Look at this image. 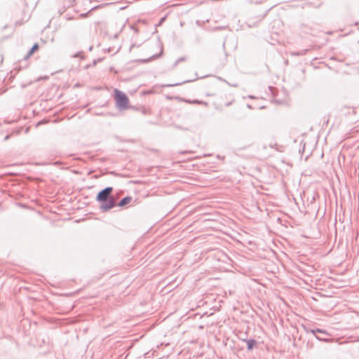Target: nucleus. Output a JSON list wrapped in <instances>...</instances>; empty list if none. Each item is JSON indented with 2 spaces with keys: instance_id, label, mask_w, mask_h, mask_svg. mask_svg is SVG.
Segmentation results:
<instances>
[{
  "instance_id": "nucleus-5",
  "label": "nucleus",
  "mask_w": 359,
  "mask_h": 359,
  "mask_svg": "<svg viewBox=\"0 0 359 359\" xmlns=\"http://www.w3.org/2000/svg\"><path fill=\"white\" fill-rule=\"evenodd\" d=\"M132 200V198L130 196H126L123 198L118 203V205L120 207L124 206L129 203Z\"/></svg>"
},
{
  "instance_id": "nucleus-10",
  "label": "nucleus",
  "mask_w": 359,
  "mask_h": 359,
  "mask_svg": "<svg viewBox=\"0 0 359 359\" xmlns=\"http://www.w3.org/2000/svg\"><path fill=\"white\" fill-rule=\"evenodd\" d=\"M8 138H9V135H6V136L5 137V140H8Z\"/></svg>"
},
{
  "instance_id": "nucleus-1",
  "label": "nucleus",
  "mask_w": 359,
  "mask_h": 359,
  "mask_svg": "<svg viewBox=\"0 0 359 359\" xmlns=\"http://www.w3.org/2000/svg\"><path fill=\"white\" fill-rule=\"evenodd\" d=\"M113 188L111 187H106L101 190L97 195L96 199L100 202V208L102 212H105L116 206L115 199L110 196Z\"/></svg>"
},
{
  "instance_id": "nucleus-3",
  "label": "nucleus",
  "mask_w": 359,
  "mask_h": 359,
  "mask_svg": "<svg viewBox=\"0 0 359 359\" xmlns=\"http://www.w3.org/2000/svg\"><path fill=\"white\" fill-rule=\"evenodd\" d=\"M39 49V45L37 43H34L32 48L29 50L24 59L27 60L36 50Z\"/></svg>"
},
{
  "instance_id": "nucleus-9",
  "label": "nucleus",
  "mask_w": 359,
  "mask_h": 359,
  "mask_svg": "<svg viewBox=\"0 0 359 359\" xmlns=\"http://www.w3.org/2000/svg\"><path fill=\"white\" fill-rule=\"evenodd\" d=\"M316 337L317 339H318L320 341H327V339H325L324 338H320V337L317 336V335H316Z\"/></svg>"
},
{
  "instance_id": "nucleus-2",
  "label": "nucleus",
  "mask_w": 359,
  "mask_h": 359,
  "mask_svg": "<svg viewBox=\"0 0 359 359\" xmlns=\"http://www.w3.org/2000/svg\"><path fill=\"white\" fill-rule=\"evenodd\" d=\"M114 95L116 108L119 110H125L128 109L129 100L127 95L118 89L114 90Z\"/></svg>"
},
{
  "instance_id": "nucleus-7",
  "label": "nucleus",
  "mask_w": 359,
  "mask_h": 359,
  "mask_svg": "<svg viewBox=\"0 0 359 359\" xmlns=\"http://www.w3.org/2000/svg\"><path fill=\"white\" fill-rule=\"evenodd\" d=\"M189 103H194V104H205V105H207V102H203V101H199L198 100H193V101H188Z\"/></svg>"
},
{
  "instance_id": "nucleus-11",
  "label": "nucleus",
  "mask_w": 359,
  "mask_h": 359,
  "mask_svg": "<svg viewBox=\"0 0 359 359\" xmlns=\"http://www.w3.org/2000/svg\"><path fill=\"white\" fill-rule=\"evenodd\" d=\"M79 54H80V53H79L78 54H76V55H74V57H78V55H79Z\"/></svg>"
},
{
  "instance_id": "nucleus-4",
  "label": "nucleus",
  "mask_w": 359,
  "mask_h": 359,
  "mask_svg": "<svg viewBox=\"0 0 359 359\" xmlns=\"http://www.w3.org/2000/svg\"><path fill=\"white\" fill-rule=\"evenodd\" d=\"M244 341H246L247 346H248V350H249V351L252 350L257 345L256 341L253 339H245Z\"/></svg>"
},
{
  "instance_id": "nucleus-6",
  "label": "nucleus",
  "mask_w": 359,
  "mask_h": 359,
  "mask_svg": "<svg viewBox=\"0 0 359 359\" xmlns=\"http://www.w3.org/2000/svg\"><path fill=\"white\" fill-rule=\"evenodd\" d=\"M311 332H312V333H313V334H314L315 335H316V334L317 332H318V333H321V334H325V335H326V336H327V335H328V334H327V332L326 331H325V330H320V329L311 330Z\"/></svg>"
},
{
  "instance_id": "nucleus-12",
  "label": "nucleus",
  "mask_w": 359,
  "mask_h": 359,
  "mask_svg": "<svg viewBox=\"0 0 359 359\" xmlns=\"http://www.w3.org/2000/svg\"><path fill=\"white\" fill-rule=\"evenodd\" d=\"M231 103H227L226 106H229Z\"/></svg>"
},
{
  "instance_id": "nucleus-8",
  "label": "nucleus",
  "mask_w": 359,
  "mask_h": 359,
  "mask_svg": "<svg viewBox=\"0 0 359 359\" xmlns=\"http://www.w3.org/2000/svg\"><path fill=\"white\" fill-rule=\"evenodd\" d=\"M185 59H186V58H185L184 57H182L179 58V59H177V60L175 61V62L174 63L173 67H177V64H178L179 62H182V61H184V60H185Z\"/></svg>"
}]
</instances>
